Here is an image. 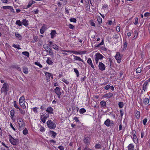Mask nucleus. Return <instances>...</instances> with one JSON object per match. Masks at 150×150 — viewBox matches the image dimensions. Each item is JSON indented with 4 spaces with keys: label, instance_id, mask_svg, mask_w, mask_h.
Instances as JSON below:
<instances>
[{
    "label": "nucleus",
    "instance_id": "nucleus-34",
    "mask_svg": "<svg viewBox=\"0 0 150 150\" xmlns=\"http://www.w3.org/2000/svg\"><path fill=\"white\" fill-rule=\"evenodd\" d=\"M19 110L20 112L23 115H24L25 113V111L24 110H22L20 108L18 109Z\"/></svg>",
    "mask_w": 150,
    "mask_h": 150
},
{
    "label": "nucleus",
    "instance_id": "nucleus-8",
    "mask_svg": "<svg viewBox=\"0 0 150 150\" xmlns=\"http://www.w3.org/2000/svg\"><path fill=\"white\" fill-rule=\"evenodd\" d=\"M90 138L88 137H86L83 139V142L85 143L87 145H88L90 144Z\"/></svg>",
    "mask_w": 150,
    "mask_h": 150
},
{
    "label": "nucleus",
    "instance_id": "nucleus-3",
    "mask_svg": "<svg viewBox=\"0 0 150 150\" xmlns=\"http://www.w3.org/2000/svg\"><path fill=\"white\" fill-rule=\"evenodd\" d=\"M95 59L96 64H97L98 62L99 59H102L104 57L100 54L99 53H96L95 55Z\"/></svg>",
    "mask_w": 150,
    "mask_h": 150
},
{
    "label": "nucleus",
    "instance_id": "nucleus-37",
    "mask_svg": "<svg viewBox=\"0 0 150 150\" xmlns=\"http://www.w3.org/2000/svg\"><path fill=\"white\" fill-rule=\"evenodd\" d=\"M22 54L28 57H29V53L28 52L25 51L22 52Z\"/></svg>",
    "mask_w": 150,
    "mask_h": 150
},
{
    "label": "nucleus",
    "instance_id": "nucleus-1",
    "mask_svg": "<svg viewBox=\"0 0 150 150\" xmlns=\"http://www.w3.org/2000/svg\"><path fill=\"white\" fill-rule=\"evenodd\" d=\"M9 139L10 142L13 145H17L19 144V140L14 139L11 135H9Z\"/></svg>",
    "mask_w": 150,
    "mask_h": 150
},
{
    "label": "nucleus",
    "instance_id": "nucleus-10",
    "mask_svg": "<svg viewBox=\"0 0 150 150\" xmlns=\"http://www.w3.org/2000/svg\"><path fill=\"white\" fill-rule=\"evenodd\" d=\"M150 102L149 99L145 98H144L143 100V102L144 104L146 105L148 104Z\"/></svg>",
    "mask_w": 150,
    "mask_h": 150
},
{
    "label": "nucleus",
    "instance_id": "nucleus-52",
    "mask_svg": "<svg viewBox=\"0 0 150 150\" xmlns=\"http://www.w3.org/2000/svg\"><path fill=\"white\" fill-rule=\"evenodd\" d=\"M62 81L63 82H64L65 83H66L67 84H68L69 83V81H67L66 79L63 78V79H62Z\"/></svg>",
    "mask_w": 150,
    "mask_h": 150
},
{
    "label": "nucleus",
    "instance_id": "nucleus-32",
    "mask_svg": "<svg viewBox=\"0 0 150 150\" xmlns=\"http://www.w3.org/2000/svg\"><path fill=\"white\" fill-rule=\"evenodd\" d=\"M86 110L83 108H82L80 109L79 112L81 114H82L86 112Z\"/></svg>",
    "mask_w": 150,
    "mask_h": 150
},
{
    "label": "nucleus",
    "instance_id": "nucleus-24",
    "mask_svg": "<svg viewBox=\"0 0 150 150\" xmlns=\"http://www.w3.org/2000/svg\"><path fill=\"white\" fill-rule=\"evenodd\" d=\"M23 72L25 74H27L28 73V68L24 66L23 67Z\"/></svg>",
    "mask_w": 150,
    "mask_h": 150
},
{
    "label": "nucleus",
    "instance_id": "nucleus-6",
    "mask_svg": "<svg viewBox=\"0 0 150 150\" xmlns=\"http://www.w3.org/2000/svg\"><path fill=\"white\" fill-rule=\"evenodd\" d=\"M61 89L58 87H57L54 90V91L56 94L57 95L58 98H60V96L61 94V92H60Z\"/></svg>",
    "mask_w": 150,
    "mask_h": 150
},
{
    "label": "nucleus",
    "instance_id": "nucleus-61",
    "mask_svg": "<svg viewBox=\"0 0 150 150\" xmlns=\"http://www.w3.org/2000/svg\"><path fill=\"white\" fill-rule=\"evenodd\" d=\"M150 16V14L148 12H146L144 14V16L145 17H148Z\"/></svg>",
    "mask_w": 150,
    "mask_h": 150
},
{
    "label": "nucleus",
    "instance_id": "nucleus-45",
    "mask_svg": "<svg viewBox=\"0 0 150 150\" xmlns=\"http://www.w3.org/2000/svg\"><path fill=\"white\" fill-rule=\"evenodd\" d=\"M74 71L76 74L77 77H79V73L78 70L75 68L74 69Z\"/></svg>",
    "mask_w": 150,
    "mask_h": 150
},
{
    "label": "nucleus",
    "instance_id": "nucleus-47",
    "mask_svg": "<svg viewBox=\"0 0 150 150\" xmlns=\"http://www.w3.org/2000/svg\"><path fill=\"white\" fill-rule=\"evenodd\" d=\"M15 112L14 110H12L10 111L11 115L12 117H13L14 115Z\"/></svg>",
    "mask_w": 150,
    "mask_h": 150
},
{
    "label": "nucleus",
    "instance_id": "nucleus-15",
    "mask_svg": "<svg viewBox=\"0 0 150 150\" xmlns=\"http://www.w3.org/2000/svg\"><path fill=\"white\" fill-rule=\"evenodd\" d=\"M111 123L110 120L109 119H107L105 122L104 124L107 127H109Z\"/></svg>",
    "mask_w": 150,
    "mask_h": 150
},
{
    "label": "nucleus",
    "instance_id": "nucleus-33",
    "mask_svg": "<svg viewBox=\"0 0 150 150\" xmlns=\"http://www.w3.org/2000/svg\"><path fill=\"white\" fill-rule=\"evenodd\" d=\"M52 47L53 49H54L56 50H59L58 49V48H59V47H58V46H57L56 44H53V45H52Z\"/></svg>",
    "mask_w": 150,
    "mask_h": 150
},
{
    "label": "nucleus",
    "instance_id": "nucleus-53",
    "mask_svg": "<svg viewBox=\"0 0 150 150\" xmlns=\"http://www.w3.org/2000/svg\"><path fill=\"white\" fill-rule=\"evenodd\" d=\"M3 8L5 9H9L11 8L10 6H4L3 7Z\"/></svg>",
    "mask_w": 150,
    "mask_h": 150
},
{
    "label": "nucleus",
    "instance_id": "nucleus-43",
    "mask_svg": "<svg viewBox=\"0 0 150 150\" xmlns=\"http://www.w3.org/2000/svg\"><path fill=\"white\" fill-rule=\"evenodd\" d=\"M12 46L16 48L18 50L21 49V48L20 47V45H16L15 44H13Z\"/></svg>",
    "mask_w": 150,
    "mask_h": 150
},
{
    "label": "nucleus",
    "instance_id": "nucleus-16",
    "mask_svg": "<svg viewBox=\"0 0 150 150\" xmlns=\"http://www.w3.org/2000/svg\"><path fill=\"white\" fill-rule=\"evenodd\" d=\"M47 118V117L45 115H42L40 118L41 121L44 123H45L46 121L45 120Z\"/></svg>",
    "mask_w": 150,
    "mask_h": 150
},
{
    "label": "nucleus",
    "instance_id": "nucleus-9",
    "mask_svg": "<svg viewBox=\"0 0 150 150\" xmlns=\"http://www.w3.org/2000/svg\"><path fill=\"white\" fill-rule=\"evenodd\" d=\"M87 63L90 65L91 67L93 69H94V67L93 65L91 59V58H89L87 61Z\"/></svg>",
    "mask_w": 150,
    "mask_h": 150
},
{
    "label": "nucleus",
    "instance_id": "nucleus-12",
    "mask_svg": "<svg viewBox=\"0 0 150 150\" xmlns=\"http://www.w3.org/2000/svg\"><path fill=\"white\" fill-rule=\"evenodd\" d=\"M46 111L49 113L52 114L53 113V109L51 107H48Z\"/></svg>",
    "mask_w": 150,
    "mask_h": 150
},
{
    "label": "nucleus",
    "instance_id": "nucleus-7",
    "mask_svg": "<svg viewBox=\"0 0 150 150\" xmlns=\"http://www.w3.org/2000/svg\"><path fill=\"white\" fill-rule=\"evenodd\" d=\"M105 65L103 63L101 62L99 63L98 68L99 70L103 71L105 70Z\"/></svg>",
    "mask_w": 150,
    "mask_h": 150
},
{
    "label": "nucleus",
    "instance_id": "nucleus-48",
    "mask_svg": "<svg viewBox=\"0 0 150 150\" xmlns=\"http://www.w3.org/2000/svg\"><path fill=\"white\" fill-rule=\"evenodd\" d=\"M38 109V107H36L33 108L32 109L33 111L35 113H36L38 112V111H37V110Z\"/></svg>",
    "mask_w": 150,
    "mask_h": 150
},
{
    "label": "nucleus",
    "instance_id": "nucleus-60",
    "mask_svg": "<svg viewBox=\"0 0 150 150\" xmlns=\"http://www.w3.org/2000/svg\"><path fill=\"white\" fill-rule=\"evenodd\" d=\"M110 88V86L108 84V85H106V86H105V87H104V88L105 89V90H108V89L109 88Z\"/></svg>",
    "mask_w": 150,
    "mask_h": 150
},
{
    "label": "nucleus",
    "instance_id": "nucleus-51",
    "mask_svg": "<svg viewBox=\"0 0 150 150\" xmlns=\"http://www.w3.org/2000/svg\"><path fill=\"white\" fill-rule=\"evenodd\" d=\"M13 103L14 107L18 109L19 108V107L17 105L16 101H14L13 102Z\"/></svg>",
    "mask_w": 150,
    "mask_h": 150
},
{
    "label": "nucleus",
    "instance_id": "nucleus-59",
    "mask_svg": "<svg viewBox=\"0 0 150 150\" xmlns=\"http://www.w3.org/2000/svg\"><path fill=\"white\" fill-rule=\"evenodd\" d=\"M58 148L60 150H64V147L62 146H60L58 147Z\"/></svg>",
    "mask_w": 150,
    "mask_h": 150
},
{
    "label": "nucleus",
    "instance_id": "nucleus-18",
    "mask_svg": "<svg viewBox=\"0 0 150 150\" xmlns=\"http://www.w3.org/2000/svg\"><path fill=\"white\" fill-rule=\"evenodd\" d=\"M74 59L75 60H78L79 61H81L83 63H84V62L79 57L75 56L74 55Z\"/></svg>",
    "mask_w": 150,
    "mask_h": 150
},
{
    "label": "nucleus",
    "instance_id": "nucleus-39",
    "mask_svg": "<svg viewBox=\"0 0 150 150\" xmlns=\"http://www.w3.org/2000/svg\"><path fill=\"white\" fill-rule=\"evenodd\" d=\"M50 132H51L52 136H53V138H54L56 136V133L53 131H50Z\"/></svg>",
    "mask_w": 150,
    "mask_h": 150
},
{
    "label": "nucleus",
    "instance_id": "nucleus-46",
    "mask_svg": "<svg viewBox=\"0 0 150 150\" xmlns=\"http://www.w3.org/2000/svg\"><path fill=\"white\" fill-rule=\"evenodd\" d=\"M18 124H19V127H24V125H25V123L24 122H22L21 123H18Z\"/></svg>",
    "mask_w": 150,
    "mask_h": 150
},
{
    "label": "nucleus",
    "instance_id": "nucleus-36",
    "mask_svg": "<svg viewBox=\"0 0 150 150\" xmlns=\"http://www.w3.org/2000/svg\"><path fill=\"white\" fill-rule=\"evenodd\" d=\"M15 35L18 38L19 40H20L22 39V38L21 35L18 33H16Z\"/></svg>",
    "mask_w": 150,
    "mask_h": 150
},
{
    "label": "nucleus",
    "instance_id": "nucleus-62",
    "mask_svg": "<svg viewBox=\"0 0 150 150\" xmlns=\"http://www.w3.org/2000/svg\"><path fill=\"white\" fill-rule=\"evenodd\" d=\"M32 5V3H31V2H30L28 4V5H27V8H28L30 7L31 5Z\"/></svg>",
    "mask_w": 150,
    "mask_h": 150
},
{
    "label": "nucleus",
    "instance_id": "nucleus-35",
    "mask_svg": "<svg viewBox=\"0 0 150 150\" xmlns=\"http://www.w3.org/2000/svg\"><path fill=\"white\" fill-rule=\"evenodd\" d=\"M22 22H21L19 20H17L16 22V24L18 25L19 26H20L22 25Z\"/></svg>",
    "mask_w": 150,
    "mask_h": 150
},
{
    "label": "nucleus",
    "instance_id": "nucleus-31",
    "mask_svg": "<svg viewBox=\"0 0 150 150\" xmlns=\"http://www.w3.org/2000/svg\"><path fill=\"white\" fill-rule=\"evenodd\" d=\"M133 142L135 144H137L138 143V139L136 136H133Z\"/></svg>",
    "mask_w": 150,
    "mask_h": 150
},
{
    "label": "nucleus",
    "instance_id": "nucleus-41",
    "mask_svg": "<svg viewBox=\"0 0 150 150\" xmlns=\"http://www.w3.org/2000/svg\"><path fill=\"white\" fill-rule=\"evenodd\" d=\"M34 64H35L39 66L40 68H42V66L40 64L39 62H35Z\"/></svg>",
    "mask_w": 150,
    "mask_h": 150
},
{
    "label": "nucleus",
    "instance_id": "nucleus-17",
    "mask_svg": "<svg viewBox=\"0 0 150 150\" xmlns=\"http://www.w3.org/2000/svg\"><path fill=\"white\" fill-rule=\"evenodd\" d=\"M57 34L55 30H52L51 32L50 33L51 35V38H54L55 36V35Z\"/></svg>",
    "mask_w": 150,
    "mask_h": 150
},
{
    "label": "nucleus",
    "instance_id": "nucleus-40",
    "mask_svg": "<svg viewBox=\"0 0 150 150\" xmlns=\"http://www.w3.org/2000/svg\"><path fill=\"white\" fill-rule=\"evenodd\" d=\"M19 104L22 108L23 109H25L26 108V107L24 104V103H19Z\"/></svg>",
    "mask_w": 150,
    "mask_h": 150
},
{
    "label": "nucleus",
    "instance_id": "nucleus-29",
    "mask_svg": "<svg viewBox=\"0 0 150 150\" xmlns=\"http://www.w3.org/2000/svg\"><path fill=\"white\" fill-rule=\"evenodd\" d=\"M47 49L48 50L49 49V50H47V52L49 53V54L50 55H53V52H52V50L51 49L49 48L48 47H47Z\"/></svg>",
    "mask_w": 150,
    "mask_h": 150
},
{
    "label": "nucleus",
    "instance_id": "nucleus-27",
    "mask_svg": "<svg viewBox=\"0 0 150 150\" xmlns=\"http://www.w3.org/2000/svg\"><path fill=\"white\" fill-rule=\"evenodd\" d=\"M45 27L43 25L40 30V32L41 34H43L45 32Z\"/></svg>",
    "mask_w": 150,
    "mask_h": 150
},
{
    "label": "nucleus",
    "instance_id": "nucleus-55",
    "mask_svg": "<svg viewBox=\"0 0 150 150\" xmlns=\"http://www.w3.org/2000/svg\"><path fill=\"white\" fill-rule=\"evenodd\" d=\"M147 119L146 118H144L143 120V124L144 125H146V124L147 122Z\"/></svg>",
    "mask_w": 150,
    "mask_h": 150
},
{
    "label": "nucleus",
    "instance_id": "nucleus-63",
    "mask_svg": "<svg viewBox=\"0 0 150 150\" xmlns=\"http://www.w3.org/2000/svg\"><path fill=\"white\" fill-rule=\"evenodd\" d=\"M45 108V105H42L40 107V109L42 110H44Z\"/></svg>",
    "mask_w": 150,
    "mask_h": 150
},
{
    "label": "nucleus",
    "instance_id": "nucleus-23",
    "mask_svg": "<svg viewBox=\"0 0 150 150\" xmlns=\"http://www.w3.org/2000/svg\"><path fill=\"white\" fill-rule=\"evenodd\" d=\"M100 104L101 105V106L103 108H105L106 106V102L105 101H102L100 102Z\"/></svg>",
    "mask_w": 150,
    "mask_h": 150
},
{
    "label": "nucleus",
    "instance_id": "nucleus-30",
    "mask_svg": "<svg viewBox=\"0 0 150 150\" xmlns=\"http://www.w3.org/2000/svg\"><path fill=\"white\" fill-rule=\"evenodd\" d=\"M97 21L99 23H102V19L99 16H97Z\"/></svg>",
    "mask_w": 150,
    "mask_h": 150
},
{
    "label": "nucleus",
    "instance_id": "nucleus-44",
    "mask_svg": "<svg viewBox=\"0 0 150 150\" xmlns=\"http://www.w3.org/2000/svg\"><path fill=\"white\" fill-rule=\"evenodd\" d=\"M118 105L120 108H122L123 107L124 104L122 102H120L119 103Z\"/></svg>",
    "mask_w": 150,
    "mask_h": 150
},
{
    "label": "nucleus",
    "instance_id": "nucleus-14",
    "mask_svg": "<svg viewBox=\"0 0 150 150\" xmlns=\"http://www.w3.org/2000/svg\"><path fill=\"white\" fill-rule=\"evenodd\" d=\"M46 63L49 65H52L53 63V62L51 59L49 57H47V59L46 61Z\"/></svg>",
    "mask_w": 150,
    "mask_h": 150
},
{
    "label": "nucleus",
    "instance_id": "nucleus-2",
    "mask_svg": "<svg viewBox=\"0 0 150 150\" xmlns=\"http://www.w3.org/2000/svg\"><path fill=\"white\" fill-rule=\"evenodd\" d=\"M47 124L48 127L51 129H54L56 127L55 123L50 120H49L47 121Z\"/></svg>",
    "mask_w": 150,
    "mask_h": 150
},
{
    "label": "nucleus",
    "instance_id": "nucleus-49",
    "mask_svg": "<svg viewBox=\"0 0 150 150\" xmlns=\"http://www.w3.org/2000/svg\"><path fill=\"white\" fill-rule=\"evenodd\" d=\"M70 21L71 22H73L74 23H76V19L73 18H71L70 19Z\"/></svg>",
    "mask_w": 150,
    "mask_h": 150
},
{
    "label": "nucleus",
    "instance_id": "nucleus-11",
    "mask_svg": "<svg viewBox=\"0 0 150 150\" xmlns=\"http://www.w3.org/2000/svg\"><path fill=\"white\" fill-rule=\"evenodd\" d=\"M28 22V20L25 19H24L22 20V23L23 25L27 27L29 25Z\"/></svg>",
    "mask_w": 150,
    "mask_h": 150
},
{
    "label": "nucleus",
    "instance_id": "nucleus-50",
    "mask_svg": "<svg viewBox=\"0 0 150 150\" xmlns=\"http://www.w3.org/2000/svg\"><path fill=\"white\" fill-rule=\"evenodd\" d=\"M95 147L96 149L101 148V145L100 144H97L95 145Z\"/></svg>",
    "mask_w": 150,
    "mask_h": 150
},
{
    "label": "nucleus",
    "instance_id": "nucleus-58",
    "mask_svg": "<svg viewBox=\"0 0 150 150\" xmlns=\"http://www.w3.org/2000/svg\"><path fill=\"white\" fill-rule=\"evenodd\" d=\"M69 27L70 29H73L74 28V26L71 24H69Z\"/></svg>",
    "mask_w": 150,
    "mask_h": 150
},
{
    "label": "nucleus",
    "instance_id": "nucleus-56",
    "mask_svg": "<svg viewBox=\"0 0 150 150\" xmlns=\"http://www.w3.org/2000/svg\"><path fill=\"white\" fill-rule=\"evenodd\" d=\"M104 44V42L103 40L102 42L100 43L96 47H100V45H103Z\"/></svg>",
    "mask_w": 150,
    "mask_h": 150
},
{
    "label": "nucleus",
    "instance_id": "nucleus-5",
    "mask_svg": "<svg viewBox=\"0 0 150 150\" xmlns=\"http://www.w3.org/2000/svg\"><path fill=\"white\" fill-rule=\"evenodd\" d=\"M8 84L7 83H4L3 85V86L1 88V93L3 92L7 93V91H8Z\"/></svg>",
    "mask_w": 150,
    "mask_h": 150
},
{
    "label": "nucleus",
    "instance_id": "nucleus-25",
    "mask_svg": "<svg viewBox=\"0 0 150 150\" xmlns=\"http://www.w3.org/2000/svg\"><path fill=\"white\" fill-rule=\"evenodd\" d=\"M148 83V82H145L144 83L143 85V89L144 91H145L146 89H147V85Z\"/></svg>",
    "mask_w": 150,
    "mask_h": 150
},
{
    "label": "nucleus",
    "instance_id": "nucleus-64",
    "mask_svg": "<svg viewBox=\"0 0 150 150\" xmlns=\"http://www.w3.org/2000/svg\"><path fill=\"white\" fill-rule=\"evenodd\" d=\"M84 150H93L88 148L87 146H86L84 148Z\"/></svg>",
    "mask_w": 150,
    "mask_h": 150
},
{
    "label": "nucleus",
    "instance_id": "nucleus-28",
    "mask_svg": "<svg viewBox=\"0 0 150 150\" xmlns=\"http://www.w3.org/2000/svg\"><path fill=\"white\" fill-rule=\"evenodd\" d=\"M24 103V97L23 96H21L19 99V103Z\"/></svg>",
    "mask_w": 150,
    "mask_h": 150
},
{
    "label": "nucleus",
    "instance_id": "nucleus-19",
    "mask_svg": "<svg viewBox=\"0 0 150 150\" xmlns=\"http://www.w3.org/2000/svg\"><path fill=\"white\" fill-rule=\"evenodd\" d=\"M12 67L14 69H17L18 71H21V68H20L18 65H13L12 66Z\"/></svg>",
    "mask_w": 150,
    "mask_h": 150
},
{
    "label": "nucleus",
    "instance_id": "nucleus-20",
    "mask_svg": "<svg viewBox=\"0 0 150 150\" xmlns=\"http://www.w3.org/2000/svg\"><path fill=\"white\" fill-rule=\"evenodd\" d=\"M63 51L66 52L68 53H70L71 52L73 54H80V53H78L76 51H71V50H62Z\"/></svg>",
    "mask_w": 150,
    "mask_h": 150
},
{
    "label": "nucleus",
    "instance_id": "nucleus-42",
    "mask_svg": "<svg viewBox=\"0 0 150 150\" xmlns=\"http://www.w3.org/2000/svg\"><path fill=\"white\" fill-rule=\"evenodd\" d=\"M142 71V69L141 67H139L137 68L136 69V72L137 73H140Z\"/></svg>",
    "mask_w": 150,
    "mask_h": 150
},
{
    "label": "nucleus",
    "instance_id": "nucleus-13",
    "mask_svg": "<svg viewBox=\"0 0 150 150\" xmlns=\"http://www.w3.org/2000/svg\"><path fill=\"white\" fill-rule=\"evenodd\" d=\"M112 93L110 92L105 94L103 97L105 98H110L112 96Z\"/></svg>",
    "mask_w": 150,
    "mask_h": 150
},
{
    "label": "nucleus",
    "instance_id": "nucleus-57",
    "mask_svg": "<svg viewBox=\"0 0 150 150\" xmlns=\"http://www.w3.org/2000/svg\"><path fill=\"white\" fill-rule=\"evenodd\" d=\"M138 23V18L136 17L135 18V22L134 24L135 25L137 24Z\"/></svg>",
    "mask_w": 150,
    "mask_h": 150
},
{
    "label": "nucleus",
    "instance_id": "nucleus-21",
    "mask_svg": "<svg viewBox=\"0 0 150 150\" xmlns=\"http://www.w3.org/2000/svg\"><path fill=\"white\" fill-rule=\"evenodd\" d=\"M134 147V146L132 144H129L127 146L128 150H130L133 149Z\"/></svg>",
    "mask_w": 150,
    "mask_h": 150
},
{
    "label": "nucleus",
    "instance_id": "nucleus-38",
    "mask_svg": "<svg viewBox=\"0 0 150 150\" xmlns=\"http://www.w3.org/2000/svg\"><path fill=\"white\" fill-rule=\"evenodd\" d=\"M28 131L26 128H25L23 131V133L24 135H26L28 134Z\"/></svg>",
    "mask_w": 150,
    "mask_h": 150
},
{
    "label": "nucleus",
    "instance_id": "nucleus-4",
    "mask_svg": "<svg viewBox=\"0 0 150 150\" xmlns=\"http://www.w3.org/2000/svg\"><path fill=\"white\" fill-rule=\"evenodd\" d=\"M122 56V55H121L120 52H117L116 55L115 56V58L117 60V63H120L121 62Z\"/></svg>",
    "mask_w": 150,
    "mask_h": 150
},
{
    "label": "nucleus",
    "instance_id": "nucleus-22",
    "mask_svg": "<svg viewBox=\"0 0 150 150\" xmlns=\"http://www.w3.org/2000/svg\"><path fill=\"white\" fill-rule=\"evenodd\" d=\"M45 74L47 78H50V77L51 76L52 78H53L52 75L51 73L46 72L45 73Z\"/></svg>",
    "mask_w": 150,
    "mask_h": 150
},
{
    "label": "nucleus",
    "instance_id": "nucleus-54",
    "mask_svg": "<svg viewBox=\"0 0 150 150\" xmlns=\"http://www.w3.org/2000/svg\"><path fill=\"white\" fill-rule=\"evenodd\" d=\"M132 134L133 136H136V132L135 130H133L132 132Z\"/></svg>",
    "mask_w": 150,
    "mask_h": 150
},
{
    "label": "nucleus",
    "instance_id": "nucleus-26",
    "mask_svg": "<svg viewBox=\"0 0 150 150\" xmlns=\"http://www.w3.org/2000/svg\"><path fill=\"white\" fill-rule=\"evenodd\" d=\"M140 112L139 111H137L135 113V116L137 119H139L140 116Z\"/></svg>",
    "mask_w": 150,
    "mask_h": 150
}]
</instances>
